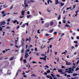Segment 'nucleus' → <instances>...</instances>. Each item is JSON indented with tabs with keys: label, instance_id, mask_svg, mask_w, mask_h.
Returning a JSON list of instances; mask_svg holds the SVG:
<instances>
[{
	"label": "nucleus",
	"instance_id": "nucleus-1",
	"mask_svg": "<svg viewBox=\"0 0 79 79\" xmlns=\"http://www.w3.org/2000/svg\"><path fill=\"white\" fill-rule=\"evenodd\" d=\"M6 24L5 21H2L0 23V26H2V25H5Z\"/></svg>",
	"mask_w": 79,
	"mask_h": 79
},
{
	"label": "nucleus",
	"instance_id": "nucleus-2",
	"mask_svg": "<svg viewBox=\"0 0 79 79\" xmlns=\"http://www.w3.org/2000/svg\"><path fill=\"white\" fill-rule=\"evenodd\" d=\"M24 13H25V10H22L21 13L22 16H24Z\"/></svg>",
	"mask_w": 79,
	"mask_h": 79
},
{
	"label": "nucleus",
	"instance_id": "nucleus-3",
	"mask_svg": "<svg viewBox=\"0 0 79 79\" xmlns=\"http://www.w3.org/2000/svg\"><path fill=\"white\" fill-rule=\"evenodd\" d=\"M66 64L67 65H71L72 64V63L71 62H69L68 61H66Z\"/></svg>",
	"mask_w": 79,
	"mask_h": 79
},
{
	"label": "nucleus",
	"instance_id": "nucleus-4",
	"mask_svg": "<svg viewBox=\"0 0 79 79\" xmlns=\"http://www.w3.org/2000/svg\"><path fill=\"white\" fill-rule=\"evenodd\" d=\"M49 25H50V23H46L45 24V26L47 27H48Z\"/></svg>",
	"mask_w": 79,
	"mask_h": 79
},
{
	"label": "nucleus",
	"instance_id": "nucleus-5",
	"mask_svg": "<svg viewBox=\"0 0 79 79\" xmlns=\"http://www.w3.org/2000/svg\"><path fill=\"white\" fill-rule=\"evenodd\" d=\"M72 69V68H70L69 69V71L68 72V73H72V70H71Z\"/></svg>",
	"mask_w": 79,
	"mask_h": 79
},
{
	"label": "nucleus",
	"instance_id": "nucleus-6",
	"mask_svg": "<svg viewBox=\"0 0 79 79\" xmlns=\"http://www.w3.org/2000/svg\"><path fill=\"white\" fill-rule=\"evenodd\" d=\"M29 56V54H27V52H26L25 55V58H27Z\"/></svg>",
	"mask_w": 79,
	"mask_h": 79
},
{
	"label": "nucleus",
	"instance_id": "nucleus-7",
	"mask_svg": "<svg viewBox=\"0 0 79 79\" xmlns=\"http://www.w3.org/2000/svg\"><path fill=\"white\" fill-rule=\"evenodd\" d=\"M24 4L25 7H27V6H28V5L27 4V3H26V0H25Z\"/></svg>",
	"mask_w": 79,
	"mask_h": 79
},
{
	"label": "nucleus",
	"instance_id": "nucleus-8",
	"mask_svg": "<svg viewBox=\"0 0 79 79\" xmlns=\"http://www.w3.org/2000/svg\"><path fill=\"white\" fill-rule=\"evenodd\" d=\"M46 77H47V78H49V79H53V78H52V76H50L48 75L46 76Z\"/></svg>",
	"mask_w": 79,
	"mask_h": 79
},
{
	"label": "nucleus",
	"instance_id": "nucleus-9",
	"mask_svg": "<svg viewBox=\"0 0 79 79\" xmlns=\"http://www.w3.org/2000/svg\"><path fill=\"white\" fill-rule=\"evenodd\" d=\"M79 10H77L76 11L75 13H76V14L75 15V16H77L78 12H79Z\"/></svg>",
	"mask_w": 79,
	"mask_h": 79
},
{
	"label": "nucleus",
	"instance_id": "nucleus-10",
	"mask_svg": "<svg viewBox=\"0 0 79 79\" xmlns=\"http://www.w3.org/2000/svg\"><path fill=\"white\" fill-rule=\"evenodd\" d=\"M73 66L72 67V68H73V69H74V68H75L76 67V66L75 65H76V64H74V63H73Z\"/></svg>",
	"mask_w": 79,
	"mask_h": 79
},
{
	"label": "nucleus",
	"instance_id": "nucleus-11",
	"mask_svg": "<svg viewBox=\"0 0 79 79\" xmlns=\"http://www.w3.org/2000/svg\"><path fill=\"white\" fill-rule=\"evenodd\" d=\"M58 0H56L55 4L56 5H58Z\"/></svg>",
	"mask_w": 79,
	"mask_h": 79
},
{
	"label": "nucleus",
	"instance_id": "nucleus-12",
	"mask_svg": "<svg viewBox=\"0 0 79 79\" xmlns=\"http://www.w3.org/2000/svg\"><path fill=\"white\" fill-rule=\"evenodd\" d=\"M13 59H14V56L11 57L10 58V61H11L12 60H13Z\"/></svg>",
	"mask_w": 79,
	"mask_h": 79
},
{
	"label": "nucleus",
	"instance_id": "nucleus-13",
	"mask_svg": "<svg viewBox=\"0 0 79 79\" xmlns=\"http://www.w3.org/2000/svg\"><path fill=\"white\" fill-rule=\"evenodd\" d=\"M60 19H61V15H59V17H58L57 18V19L58 20H60Z\"/></svg>",
	"mask_w": 79,
	"mask_h": 79
},
{
	"label": "nucleus",
	"instance_id": "nucleus-14",
	"mask_svg": "<svg viewBox=\"0 0 79 79\" xmlns=\"http://www.w3.org/2000/svg\"><path fill=\"white\" fill-rule=\"evenodd\" d=\"M28 41L29 42H30L31 41V37H29V40H28V39H26V41Z\"/></svg>",
	"mask_w": 79,
	"mask_h": 79
},
{
	"label": "nucleus",
	"instance_id": "nucleus-15",
	"mask_svg": "<svg viewBox=\"0 0 79 79\" xmlns=\"http://www.w3.org/2000/svg\"><path fill=\"white\" fill-rule=\"evenodd\" d=\"M49 2H51V3H52V1L50 0H48V4H49Z\"/></svg>",
	"mask_w": 79,
	"mask_h": 79
},
{
	"label": "nucleus",
	"instance_id": "nucleus-16",
	"mask_svg": "<svg viewBox=\"0 0 79 79\" xmlns=\"http://www.w3.org/2000/svg\"><path fill=\"white\" fill-rule=\"evenodd\" d=\"M12 22L14 23H16L17 22V20H14V21H12Z\"/></svg>",
	"mask_w": 79,
	"mask_h": 79
},
{
	"label": "nucleus",
	"instance_id": "nucleus-17",
	"mask_svg": "<svg viewBox=\"0 0 79 79\" xmlns=\"http://www.w3.org/2000/svg\"><path fill=\"white\" fill-rule=\"evenodd\" d=\"M24 50V48H23L21 51V53H23Z\"/></svg>",
	"mask_w": 79,
	"mask_h": 79
},
{
	"label": "nucleus",
	"instance_id": "nucleus-18",
	"mask_svg": "<svg viewBox=\"0 0 79 79\" xmlns=\"http://www.w3.org/2000/svg\"><path fill=\"white\" fill-rule=\"evenodd\" d=\"M60 5H61V6H63V5H64V3H62L61 2L60 3Z\"/></svg>",
	"mask_w": 79,
	"mask_h": 79
},
{
	"label": "nucleus",
	"instance_id": "nucleus-19",
	"mask_svg": "<svg viewBox=\"0 0 79 79\" xmlns=\"http://www.w3.org/2000/svg\"><path fill=\"white\" fill-rule=\"evenodd\" d=\"M50 24L51 26H53V22H51L50 23Z\"/></svg>",
	"mask_w": 79,
	"mask_h": 79
},
{
	"label": "nucleus",
	"instance_id": "nucleus-20",
	"mask_svg": "<svg viewBox=\"0 0 79 79\" xmlns=\"http://www.w3.org/2000/svg\"><path fill=\"white\" fill-rule=\"evenodd\" d=\"M37 33L39 34H40V30L39 29L38 31H37Z\"/></svg>",
	"mask_w": 79,
	"mask_h": 79
},
{
	"label": "nucleus",
	"instance_id": "nucleus-21",
	"mask_svg": "<svg viewBox=\"0 0 79 79\" xmlns=\"http://www.w3.org/2000/svg\"><path fill=\"white\" fill-rule=\"evenodd\" d=\"M13 15H18V12H16V13H15V12H14L13 13Z\"/></svg>",
	"mask_w": 79,
	"mask_h": 79
},
{
	"label": "nucleus",
	"instance_id": "nucleus-22",
	"mask_svg": "<svg viewBox=\"0 0 79 79\" xmlns=\"http://www.w3.org/2000/svg\"><path fill=\"white\" fill-rule=\"evenodd\" d=\"M31 15H27V18H30V17H31Z\"/></svg>",
	"mask_w": 79,
	"mask_h": 79
},
{
	"label": "nucleus",
	"instance_id": "nucleus-23",
	"mask_svg": "<svg viewBox=\"0 0 79 79\" xmlns=\"http://www.w3.org/2000/svg\"><path fill=\"white\" fill-rule=\"evenodd\" d=\"M30 2L31 3H34L35 2V1L33 0H30Z\"/></svg>",
	"mask_w": 79,
	"mask_h": 79
},
{
	"label": "nucleus",
	"instance_id": "nucleus-24",
	"mask_svg": "<svg viewBox=\"0 0 79 79\" xmlns=\"http://www.w3.org/2000/svg\"><path fill=\"white\" fill-rule=\"evenodd\" d=\"M66 24H67L65 25V26L66 27H71L69 26V25H68V23H66Z\"/></svg>",
	"mask_w": 79,
	"mask_h": 79
},
{
	"label": "nucleus",
	"instance_id": "nucleus-25",
	"mask_svg": "<svg viewBox=\"0 0 79 79\" xmlns=\"http://www.w3.org/2000/svg\"><path fill=\"white\" fill-rule=\"evenodd\" d=\"M53 29H51V30L49 31V32H50V33H51L52 32H53Z\"/></svg>",
	"mask_w": 79,
	"mask_h": 79
},
{
	"label": "nucleus",
	"instance_id": "nucleus-26",
	"mask_svg": "<svg viewBox=\"0 0 79 79\" xmlns=\"http://www.w3.org/2000/svg\"><path fill=\"white\" fill-rule=\"evenodd\" d=\"M47 73H50V70L49 69H48V70L47 71Z\"/></svg>",
	"mask_w": 79,
	"mask_h": 79
},
{
	"label": "nucleus",
	"instance_id": "nucleus-27",
	"mask_svg": "<svg viewBox=\"0 0 79 79\" xmlns=\"http://www.w3.org/2000/svg\"><path fill=\"white\" fill-rule=\"evenodd\" d=\"M77 75H78V74H77V73H74L73 74V76H77Z\"/></svg>",
	"mask_w": 79,
	"mask_h": 79
},
{
	"label": "nucleus",
	"instance_id": "nucleus-28",
	"mask_svg": "<svg viewBox=\"0 0 79 79\" xmlns=\"http://www.w3.org/2000/svg\"><path fill=\"white\" fill-rule=\"evenodd\" d=\"M35 51L36 52H38V50H37V48H35Z\"/></svg>",
	"mask_w": 79,
	"mask_h": 79
},
{
	"label": "nucleus",
	"instance_id": "nucleus-29",
	"mask_svg": "<svg viewBox=\"0 0 79 79\" xmlns=\"http://www.w3.org/2000/svg\"><path fill=\"white\" fill-rule=\"evenodd\" d=\"M58 72H60V73H61L63 72V71H62V70L60 69L58 70Z\"/></svg>",
	"mask_w": 79,
	"mask_h": 79
},
{
	"label": "nucleus",
	"instance_id": "nucleus-30",
	"mask_svg": "<svg viewBox=\"0 0 79 79\" xmlns=\"http://www.w3.org/2000/svg\"><path fill=\"white\" fill-rule=\"evenodd\" d=\"M57 34V32H56V31H55L54 33H53V34L54 35H56V34Z\"/></svg>",
	"mask_w": 79,
	"mask_h": 79
},
{
	"label": "nucleus",
	"instance_id": "nucleus-31",
	"mask_svg": "<svg viewBox=\"0 0 79 79\" xmlns=\"http://www.w3.org/2000/svg\"><path fill=\"white\" fill-rule=\"evenodd\" d=\"M51 76H52V77H55V76L54 75H53V74L51 73Z\"/></svg>",
	"mask_w": 79,
	"mask_h": 79
},
{
	"label": "nucleus",
	"instance_id": "nucleus-32",
	"mask_svg": "<svg viewBox=\"0 0 79 79\" xmlns=\"http://www.w3.org/2000/svg\"><path fill=\"white\" fill-rule=\"evenodd\" d=\"M24 16H20L19 17V18H24Z\"/></svg>",
	"mask_w": 79,
	"mask_h": 79
},
{
	"label": "nucleus",
	"instance_id": "nucleus-33",
	"mask_svg": "<svg viewBox=\"0 0 79 79\" xmlns=\"http://www.w3.org/2000/svg\"><path fill=\"white\" fill-rule=\"evenodd\" d=\"M79 66L78 67H77L75 71H77V70H79Z\"/></svg>",
	"mask_w": 79,
	"mask_h": 79
},
{
	"label": "nucleus",
	"instance_id": "nucleus-34",
	"mask_svg": "<svg viewBox=\"0 0 79 79\" xmlns=\"http://www.w3.org/2000/svg\"><path fill=\"white\" fill-rule=\"evenodd\" d=\"M53 37L50 38L49 39V40H53Z\"/></svg>",
	"mask_w": 79,
	"mask_h": 79
},
{
	"label": "nucleus",
	"instance_id": "nucleus-35",
	"mask_svg": "<svg viewBox=\"0 0 79 79\" xmlns=\"http://www.w3.org/2000/svg\"><path fill=\"white\" fill-rule=\"evenodd\" d=\"M21 43L22 45H24V42H23V41H22L21 42Z\"/></svg>",
	"mask_w": 79,
	"mask_h": 79
},
{
	"label": "nucleus",
	"instance_id": "nucleus-36",
	"mask_svg": "<svg viewBox=\"0 0 79 79\" xmlns=\"http://www.w3.org/2000/svg\"><path fill=\"white\" fill-rule=\"evenodd\" d=\"M2 27H0V31H2Z\"/></svg>",
	"mask_w": 79,
	"mask_h": 79
},
{
	"label": "nucleus",
	"instance_id": "nucleus-37",
	"mask_svg": "<svg viewBox=\"0 0 79 79\" xmlns=\"http://www.w3.org/2000/svg\"><path fill=\"white\" fill-rule=\"evenodd\" d=\"M7 21L8 22H10V21H11V20H10V19H8L7 20Z\"/></svg>",
	"mask_w": 79,
	"mask_h": 79
},
{
	"label": "nucleus",
	"instance_id": "nucleus-38",
	"mask_svg": "<svg viewBox=\"0 0 79 79\" xmlns=\"http://www.w3.org/2000/svg\"><path fill=\"white\" fill-rule=\"evenodd\" d=\"M44 67H45L46 68H49V67H48V66L47 65H46Z\"/></svg>",
	"mask_w": 79,
	"mask_h": 79
},
{
	"label": "nucleus",
	"instance_id": "nucleus-39",
	"mask_svg": "<svg viewBox=\"0 0 79 79\" xmlns=\"http://www.w3.org/2000/svg\"><path fill=\"white\" fill-rule=\"evenodd\" d=\"M63 23H66V20H64L63 21Z\"/></svg>",
	"mask_w": 79,
	"mask_h": 79
},
{
	"label": "nucleus",
	"instance_id": "nucleus-40",
	"mask_svg": "<svg viewBox=\"0 0 79 79\" xmlns=\"http://www.w3.org/2000/svg\"><path fill=\"white\" fill-rule=\"evenodd\" d=\"M64 35V33H63L60 36V37H63V35Z\"/></svg>",
	"mask_w": 79,
	"mask_h": 79
},
{
	"label": "nucleus",
	"instance_id": "nucleus-41",
	"mask_svg": "<svg viewBox=\"0 0 79 79\" xmlns=\"http://www.w3.org/2000/svg\"><path fill=\"white\" fill-rule=\"evenodd\" d=\"M27 15H30V12L29 11H28L27 13Z\"/></svg>",
	"mask_w": 79,
	"mask_h": 79
},
{
	"label": "nucleus",
	"instance_id": "nucleus-42",
	"mask_svg": "<svg viewBox=\"0 0 79 79\" xmlns=\"http://www.w3.org/2000/svg\"><path fill=\"white\" fill-rule=\"evenodd\" d=\"M23 62H24L25 63H26V61L25 59L23 60Z\"/></svg>",
	"mask_w": 79,
	"mask_h": 79
},
{
	"label": "nucleus",
	"instance_id": "nucleus-43",
	"mask_svg": "<svg viewBox=\"0 0 79 79\" xmlns=\"http://www.w3.org/2000/svg\"><path fill=\"white\" fill-rule=\"evenodd\" d=\"M18 72H17L16 73V75H15V77H16V76H18Z\"/></svg>",
	"mask_w": 79,
	"mask_h": 79
},
{
	"label": "nucleus",
	"instance_id": "nucleus-44",
	"mask_svg": "<svg viewBox=\"0 0 79 79\" xmlns=\"http://www.w3.org/2000/svg\"><path fill=\"white\" fill-rule=\"evenodd\" d=\"M25 26H26V25L24 24H23V25L22 26V27H25Z\"/></svg>",
	"mask_w": 79,
	"mask_h": 79
},
{
	"label": "nucleus",
	"instance_id": "nucleus-45",
	"mask_svg": "<svg viewBox=\"0 0 79 79\" xmlns=\"http://www.w3.org/2000/svg\"><path fill=\"white\" fill-rule=\"evenodd\" d=\"M74 43H75V44H77V43H78V42H77V41H74Z\"/></svg>",
	"mask_w": 79,
	"mask_h": 79
},
{
	"label": "nucleus",
	"instance_id": "nucleus-46",
	"mask_svg": "<svg viewBox=\"0 0 79 79\" xmlns=\"http://www.w3.org/2000/svg\"><path fill=\"white\" fill-rule=\"evenodd\" d=\"M21 70H19V69L18 70V71H17V72H19V73H20V72H21Z\"/></svg>",
	"mask_w": 79,
	"mask_h": 79
},
{
	"label": "nucleus",
	"instance_id": "nucleus-47",
	"mask_svg": "<svg viewBox=\"0 0 79 79\" xmlns=\"http://www.w3.org/2000/svg\"><path fill=\"white\" fill-rule=\"evenodd\" d=\"M32 63H33V64H35V63H37V62L35 61H33L32 62Z\"/></svg>",
	"mask_w": 79,
	"mask_h": 79
},
{
	"label": "nucleus",
	"instance_id": "nucleus-48",
	"mask_svg": "<svg viewBox=\"0 0 79 79\" xmlns=\"http://www.w3.org/2000/svg\"><path fill=\"white\" fill-rule=\"evenodd\" d=\"M46 36H49V34L47 33L46 34Z\"/></svg>",
	"mask_w": 79,
	"mask_h": 79
},
{
	"label": "nucleus",
	"instance_id": "nucleus-49",
	"mask_svg": "<svg viewBox=\"0 0 79 79\" xmlns=\"http://www.w3.org/2000/svg\"><path fill=\"white\" fill-rule=\"evenodd\" d=\"M47 11L48 12H50V10L48 9L47 10Z\"/></svg>",
	"mask_w": 79,
	"mask_h": 79
},
{
	"label": "nucleus",
	"instance_id": "nucleus-50",
	"mask_svg": "<svg viewBox=\"0 0 79 79\" xmlns=\"http://www.w3.org/2000/svg\"><path fill=\"white\" fill-rule=\"evenodd\" d=\"M23 57H21L20 59V61H23Z\"/></svg>",
	"mask_w": 79,
	"mask_h": 79
},
{
	"label": "nucleus",
	"instance_id": "nucleus-51",
	"mask_svg": "<svg viewBox=\"0 0 79 79\" xmlns=\"http://www.w3.org/2000/svg\"><path fill=\"white\" fill-rule=\"evenodd\" d=\"M23 77H25L26 78V77H27V76H26V75H23Z\"/></svg>",
	"mask_w": 79,
	"mask_h": 79
},
{
	"label": "nucleus",
	"instance_id": "nucleus-52",
	"mask_svg": "<svg viewBox=\"0 0 79 79\" xmlns=\"http://www.w3.org/2000/svg\"><path fill=\"white\" fill-rule=\"evenodd\" d=\"M22 41L23 42H24V39L23 38H22Z\"/></svg>",
	"mask_w": 79,
	"mask_h": 79
},
{
	"label": "nucleus",
	"instance_id": "nucleus-53",
	"mask_svg": "<svg viewBox=\"0 0 79 79\" xmlns=\"http://www.w3.org/2000/svg\"><path fill=\"white\" fill-rule=\"evenodd\" d=\"M3 60V57H0V60Z\"/></svg>",
	"mask_w": 79,
	"mask_h": 79
},
{
	"label": "nucleus",
	"instance_id": "nucleus-54",
	"mask_svg": "<svg viewBox=\"0 0 79 79\" xmlns=\"http://www.w3.org/2000/svg\"><path fill=\"white\" fill-rule=\"evenodd\" d=\"M35 76V74H33L32 75L31 77H33Z\"/></svg>",
	"mask_w": 79,
	"mask_h": 79
},
{
	"label": "nucleus",
	"instance_id": "nucleus-55",
	"mask_svg": "<svg viewBox=\"0 0 79 79\" xmlns=\"http://www.w3.org/2000/svg\"><path fill=\"white\" fill-rule=\"evenodd\" d=\"M56 76H57V77H60V75L58 74H56Z\"/></svg>",
	"mask_w": 79,
	"mask_h": 79
},
{
	"label": "nucleus",
	"instance_id": "nucleus-56",
	"mask_svg": "<svg viewBox=\"0 0 79 79\" xmlns=\"http://www.w3.org/2000/svg\"><path fill=\"white\" fill-rule=\"evenodd\" d=\"M10 46H13V44H10Z\"/></svg>",
	"mask_w": 79,
	"mask_h": 79
},
{
	"label": "nucleus",
	"instance_id": "nucleus-57",
	"mask_svg": "<svg viewBox=\"0 0 79 79\" xmlns=\"http://www.w3.org/2000/svg\"><path fill=\"white\" fill-rule=\"evenodd\" d=\"M52 47V45H51L49 46V48H51Z\"/></svg>",
	"mask_w": 79,
	"mask_h": 79
},
{
	"label": "nucleus",
	"instance_id": "nucleus-58",
	"mask_svg": "<svg viewBox=\"0 0 79 79\" xmlns=\"http://www.w3.org/2000/svg\"><path fill=\"white\" fill-rule=\"evenodd\" d=\"M6 14H4L3 15V17H4V16H6Z\"/></svg>",
	"mask_w": 79,
	"mask_h": 79
},
{
	"label": "nucleus",
	"instance_id": "nucleus-59",
	"mask_svg": "<svg viewBox=\"0 0 79 79\" xmlns=\"http://www.w3.org/2000/svg\"><path fill=\"white\" fill-rule=\"evenodd\" d=\"M67 77H70L71 76H70V75H67Z\"/></svg>",
	"mask_w": 79,
	"mask_h": 79
},
{
	"label": "nucleus",
	"instance_id": "nucleus-60",
	"mask_svg": "<svg viewBox=\"0 0 79 79\" xmlns=\"http://www.w3.org/2000/svg\"><path fill=\"white\" fill-rule=\"evenodd\" d=\"M44 58L43 57H40V60H43Z\"/></svg>",
	"mask_w": 79,
	"mask_h": 79
},
{
	"label": "nucleus",
	"instance_id": "nucleus-61",
	"mask_svg": "<svg viewBox=\"0 0 79 79\" xmlns=\"http://www.w3.org/2000/svg\"><path fill=\"white\" fill-rule=\"evenodd\" d=\"M6 28L7 29H10V27H7Z\"/></svg>",
	"mask_w": 79,
	"mask_h": 79
},
{
	"label": "nucleus",
	"instance_id": "nucleus-62",
	"mask_svg": "<svg viewBox=\"0 0 79 79\" xmlns=\"http://www.w3.org/2000/svg\"><path fill=\"white\" fill-rule=\"evenodd\" d=\"M77 39H79V36H77Z\"/></svg>",
	"mask_w": 79,
	"mask_h": 79
},
{
	"label": "nucleus",
	"instance_id": "nucleus-63",
	"mask_svg": "<svg viewBox=\"0 0 79 79\" xmlns=\"http://www.w3.org/2000/svg\"><path fill=\"white\" fill-rule=\"evenodd\" d=\"M79 60H78L77 62V64H78V63H79Z\"/></svg>",
	"mask_w": 79,
	"mask_h": 79
},
{
	"label": "nucleus",
	"instance_id": "nucleus-64",
	"mask_svg": "<svg viewBox=\"0 0 79 79\" xmlns=\"http://www.w3.org/2000/svg\"><path fill=\"white\" fill-rule=\"evenodd\" d=\"M44 74L45 75H47V72H45L44 73Z\"/></svg>",
	"mask_w": 79,
	"mask_h": 79
}]
</instances>
